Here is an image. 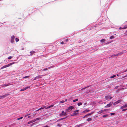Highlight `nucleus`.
<instances>
[{
  "instance_id": "1",
  "label": "nucleus",
  "mask_w": 127,
  "mask_h": 127,
  "mask_svg": "<svg viewBox=\"0 0 127 127\" xmlns=\"http://www.w3.org/2000/svg\"><path fill=\"white\" fill-rule=\"evenodd\" d=\"M15 63V62H13V63H11L9 64H8L7 65H4V66L2 67L1 68V69H3L4 68L8 67V66H10L11 65L14 64Z\"/></svg>"
},
{
  "instance_id": "2",
  "label": "nucleus",
  "mask_w": 127,
  "mask_h": 127,
  "mask_svg": "<svg viewBox=\"0 0 127 127\" xmlns=\"http://www.w3.org/2000/svg\"><path fill=\"white\" fill-rule=\"evenodd\" d=\"M74 108V107L73 106H71L69 107L67 109H66L65 110L66 112H68L67 111L69 110H72Z\"/></svg>"
},
{
  "instance_id": "3",
  "label": "nucleus",
  "mask_w": 127,
  "mask_h": 127,
  "mask_svg": "<svg viewBox=\"0 0 127 127\" xmlns=\"http://www.w3.org/2000/svg\"><path fill=\"white\" fill-rule=\"evenodd\" d=\"M113 104V102H111L105 107V108H108L110 107Z\"/></svg>"
},
{
  "instance_id": "4",
  "label": "nucleus",
  "mask_w": 127,
  "mask_h": 127,
  "mask_svg": "<svg viewBox=\"0 0 127 127\" xmlns=\"http://www.w3.org/2000/svg\"><path fill=\"white\" fill-rule=\"evenodd\" d=\"M15 38V36L14 35L12 36L11 39V42L12 43H13L14 42V40Z\"/></svg>"
},
{
  "instance_id": "5",
  "label": "nucleus",
  "mask_w": 127,
  "mask_h": 127,
  "mask_svg": "<svg viewBox=\"0 0 127 127\" xmlns=\"http://www.w3.org/2000/svg\"><path fill=\"white\" fill-rule=\"evenodd\" d=\"M79 110H77L75 111H74V113L72 114V115H71V116H75L77 114H78V113H77L79 111Z\"/></svg>"
},
{
  "instance_id": "6",
  "label": "nucleus",
  "mask_w": 127,
  "mask_h": 127,
  "mask_svg": "<svg viewBox=\"0 0 127 127\" xmlns=\"http://www.w3.org/2000/svg\"><path fill=\"white\" fill-rule=\"evenodd\" d=\"M127 107V103H126L123 106L121 107L120 108L121 109H123Z\"/></svg>"
},
{
  "instance_id": "7",
  "label": "nucleus",
  "mask_w": 127,
  "mask_h": 127,
  "mask_svg": "<svg viewBox=\"0 0 127 127\" xmlns=\"http://www.w3.org/2000/svg\"><path fill=\"white\" fill-rule=\"evenodd\" d=\"M127 28V25H125V26H124V27H123L122 28V27H120V29H125L126 28Z\"/></svg>"
},
{
  "instance_id": "8",
  "label": "nucleus",
  "mask_w": 127,
  "mask_h": 127,
  "mask_svg": "<svg viewBox=\"0 0 127 127\" xmlns=\"http://www.w3.org/2000/svg\"><path fill=\"white\" fill-rule=\"evenodd\" d=\"M109 98L108 97V95H107L105 97V100L108 101L109 100Z\"/></svg>"
},
{
  "instance_id": "9",
  "label": "nucleus",
  "mask_w": 127,
  "mask_h": 127,
  "mask_svg": "<svg viewBox=\"0 0 127 127\" xmlns=\"http://www.w3.org/2000/svg\"><path fill=\"white\" fill-rule=\"evenodd\" d=\"M43 119L41 118H37L35 119H34V120H35V121L36 120H42Z\"/></svg>"
},
{
  "instance_id": "10",
  "label": "nucleus",
  "mask_w": 127,
  "mask_h": 127,
  "mask_svg": "<svg viewBox=\"0 0 127 127\" xmlns=\"http://www.w3.org/2000/svg\"><path fill=\"white\" fill-rule=\"evenodd\" d=\"M90 111V110L87 109L85 110L82 113H84L85 112H87L89 111Z\"/></svg>"
},
{
  "instance_id": "11",
  "label": "nucleus",
  "mask_w": 127,
  "mask_h": 127,
  "mask_svg": "<svg viewBox=\"0 0 127 127\" xmlns=\"http://www.w3.org/2000/svg\"><path fill=\"white\" fill-rule=\"evenodd\" d=\"M62 115L63 116H65L66 115V112H65L64 111H62Z\"/></svg>"
},
{
  "instance_id": "12",
  "label": "nucleus",
  "mask_w": 127,
  "mask_h": 127,
  "mask_svg": "<svg viewBox=\"0 0 127 127\" xmlns=\"http://www.w3.org/2000/svg\"><path fill=\"white\" fill-rule=\"evenodd\" d=\"M9 94H6L2 96V98H5L6 97L7 95H8Z\"/></svg>"
},
{
  "instance_id": "13",
  "label": "nucleus",
  "mask_w": 127,
  "mask_h": 127,
  "mask_svg": "<svg viewBox=\"0 0 127 127\" xmlns=\"http://www.w3.org/2000/svg\"><path fill=\"white\" fill-rule=\"evenodd\" d=\"M42 75H38V76H36V77L37 79H38L42 78Z\"/></svg>"
},
{
  "instance_id": "14",
  "label": "nucleus",
  "mask_w": 127,
  "mask_h": 127,
  "mask_svg": "<svg viewBox=\"0 0 127 127\" xmlns=\"http://www.w3.org/2000/svg\"><path fill=\"white\" fill-rule=\"evenodd\" d=\"M34 122H35V120H32L28 122V124H30Z\"/></svg>"
},
{
  "instance_id": "15",
  "label": "nucleus",
  "mask_w": 127,
  "mask_h": 127,
  "mask_svg": "<svg viewBox=\"0 0 127 127\" xmlns=\"http://www.w3.org/2000/svg\"><path fill=\"white\" fill-rule=\"evenodd\" d=\"M87 120L88 122L91 121H92V119L91 118H90L87 119Z\"/></svg>"
},
{
  "instance_id": "16",
  "label": "nucleus",
  "mask_w": 127,
  "mask_h": 127,
  "mask_svg": "<svg viewBox=\"0 0 127 127\" xmlns=\"http://www.w3.org/2000/svg\"><path fill=\"white\" fill-rule=\"evenodd\" d=\"M123 52H120L118 54H117V55L118 56L121 55L122 54Z\"/></svg>"
},
{
  "instance_id": "17",
  "label": "nucleus",
  "mask_w": 127,
  "mask_h": 127,
  "mask_svg": "<svg viewBox=\"0 0 127 127\" xmlns=\"http://www.w3.org/2000/svg\"><path fill=\"white\" fill-rule=\"evenodd\" d=\"M122 100L121 99H119L118 101H116V103L117 104L118 103H120L121 101Z\"/></svg>"
},
{
  "instance_id": "18",
  "label": "nucleus",
  "mask_w": 127,
  "mask_h": 127,
  "mask_svg": "<svg viewBox=\"0 0 127 127\" xmlns=\"http://www.w3.org/2000/svg\"><path fill=\"white\" fill-rule=\"evenodd\" d=\"M53 105H51L48 106L47 108H46L49 109V108H50L51 107H53Z\"/></svg>"
},
{
  "instance_id": "19",
  "label": "nucleus",
  "mask_w": 127,
  "mask_h": 127,
  "mask_svg": "<svg viewBox=\"0 0 127 127\" xmlns=\"http://www.w3.org/2000/svg\"><path fill=\"white\" fill-rule=\"evenodd\" d=\"M82 103L81 102H80L78 103L77 105L78 106H80L82 105Z\"/></svg>"
},
{
  "instance_id": "20",
  "label": "nucleus",
  "mask_w": 127,
  "mask_h": 127,
  "mask_svg": "<svg viewBox=\"0 0 127 127\" xmlns=\"http://www.w3.org/2000/svg\"><path fill=\"white\" fill-rule=\"evenodd\" d=\"M104 111V110H102L98 112V114H100V113L103 112Z\"/></svg>"
},
{
  "instance_id": "21",
  "label": "nucleus",
  "mask_w": 127,
  "mask_h": 127,
  "mask_svg": "<svg viewBox=\"0 0 127 127\" xmlns=\"http://www.w3.org/2000/svg\"><path fill=\"white\" fill-rule=\"evenodd\" d=\"M105 41V40L104 39H102L100 41L101 42H104Z\"/></svg>"
},
{
  "instance_id": "22",
  "label": "nucleus",
  "mask_w": 127,
  "mask_h": 127,
  "mask_svg": "<svg viewBox=\"0 0 127 127\" xmlns=\"http://www.w3.org/2000/svg\"><path fill=\"white\" fill-rule=\"evenodd\" d=\"M34 51H32L30 52V53L31 54V55H32L33 53H34Z\"/></svg>"
},
{
  "instance_id": "23",
  "label": "nucleus",
  "mask_w": 127,
  "mask_h": 127,
  "mask_svg": "<svg viewBox=\"0 0 127 127\" xmlns=\"http://www.w3.org/2000/svg\"><path fill=\"white\" fill-rule=\"evenodd\" d=\"M114 38V37L113 36H111L110 37V39H113Z\"/></svg>"
},
{
  "instance_id": "24",
  "label": "nucleus",
  "mask_w": 127,
  "mask_h": 127,
  "mask_svg": "<svg viewBox=\"0 0 127 127\" xmlns=\"http://www.w3.org/2000/svg\"><path fill=\"white\" fill-rule=\"evenodd\" d=\"M15 40L16 42H18L19 41V39L18 38H15Z\"/></svg>"
},
{
  "instance_id": "25",
  "label": "nucleus",
  "mask_w": 127,
  "mask_h": 127,
  "mask_svg": "<svg viewBox=\"0 0 127 127\" xmlns=\"http://www.w3.org/2000/svg\"><path fill=\"white\" fill-rule=\"evenodd\" d=\"M116 76L115 75H113L111 76L110 77V78H113L115 77Z\"/></svg>"
},
{
  "instance_id": "26",
  "label": "nucleus",
  "mask_w": 127,
  "mask_h": 127,
  "mask_svg": "<svg viewBox=\"0 0 127 127\" xmlns=\"http://www.w3.org/2000/svg\"><path fill=\"white\" fill-rule=\"evenodd\" d=\"M26 89H25V88H23V89H21L20 91H24V90H26Z\"/></svg>"
},
{
  "instance_id": "27",
  "label": "nucleus",
  "mask_w": 127,
  "mask_h": 127,
  "mask_svg": "<svg viewBox=\"0 0 127 127\" xmlns=\"http://www.w3.org/2000/svg\"><path fill=\"white\" fill-rule=\"evenodd\" d=\"M78 99H76L73 100V102H75L78 101Z\"/></svg>"
},
{
  "instance_id": "28",
  "label": "nucleus",
  "mask_w": 127,
  "mask_h": 127,
  "mask_svg": "<svg viewBox=\"0 0 127 127\" xmlns=\"http://www.w3.org/2000/svg\"><path fill=\"white\" fill-rule=\"evenodd\" d=\"M23 118V117H21L18 118L17 119V120H19L22 119Z\"/></svg>"
},
{
  "instance_id": "29",
  "label": "nucleus",
  "mask_w": 127,
  "mask_h": 127,
  "mask_svg": "<svg viewBox=\"0 0 127 127\" xmlns=\"http://www.w3.org/2000/svg\"><path fill=\"white\" fill-rule=\"evenodd\" d=\"M82 126V124H80L76 126V127H78L80 126Z\"/></svg>"
},
{
  "instance_id": "30",
  "label": "nucleus",
  "mask_w": 127,
  "mask_h": 127,
  "mask_svg": "<svg viewBox=\"0 0 127 127\" xmlns=\"http://www.w3.org/2000/svg\"><path fill=\"white\" fill-rule=\"evenodd\" d=\"M108 116V115H104L103 116V117H107Z\"/></svg>"
},
{
  "instance_id": "31",
  "label": "nucleus",
  "mask_w": 127,
  "mask_h": 127,
  "mask_svg": "<svg viewBox=\"0 0 127 127\" xmlns=\"http://www.w3.org/2000/svg\"><path fill=\"white\" fill-rule=\"evenodd\" d=\"M118 56V55H117V54H113V55H112L111 56V57H112V56Z\"/></svg>"
},
{
  "instance_id": "32",
  "label": "nucleus",
  "mask_w": 127,
  "mask_h": 127,
  "mask_svg": "<svg viewBox=\"0 0 127 127\" xmlns=\"http://www.w3.org/2000/svg\"><path fill=\"white\" fill-rule=\"evenodd\" d=\"M110 115H114L115 114V113H110Z\"/></svg>"
},
{
  "instance_id": "33",
  "label": "nucleus",
  "mask_w": 127,
  "mask_h": 127,
  "mask_svg": "<svg viewBox=\"0 0 127 127\" xmlns=\"http://www.w3.org/2000/svg\"><path fill=\"white\" fill-rule=\"evenodd\" d=\"M30 87V86H27V87H25V89L26 90L27 89L29 88Z\"/></svg>"
},
{
  "instance_id": "34",
  "label": "nucleus",
  "mask_w": 127,
  "mask_h": 127,
  "mask_svg": "<svg viewBox=\"0 0 127 127\" xmlns=\"http://www.w3.org/2000/svg\"><path fill=\"white\" fill-rule=\"evenodd\" d=\"M43 109V107H41L39 109H38V110H37V111H38L40 110L41 109Z\"/></svg>"
},
{
  "instance_id": "35",
  "label": "nucleus",
  "mask_w": 127,
  "mask_h": 127,
  "mask_svg": "<svg viewBox=\"0 0 127 127\" xmlns=\"http://www.w3.org/2000/svg\"><path fill=\"white\" fill-rule=\"evenodd\" d=\"M108 96L109 99H111L112 98V97H111L110 95H108Z\"/></svg>"
},
{
  "instance_id": "36",
  "label": "nucleus",
  "mask_w": 127,
  "mask_h": 127,
  "mask_svg": "<svg viewBox=\"0 0 127 127\" xmlns=\"http://www.w3.org/2000/svg\"><path fill=\"white\" fill-rule=\"evenodd\" d=\"M11 58H12V57L11 56H10L8 58V59H11Z\"/></svg>"
},
{
  "instance_id": "37",
  "label": "nucleus",
  "mask_w": 127,
  "mask_h": 127,
  "mask_svg": "<svg viewBox=\"0 0 127 127\" xmlns=\"http://www.w3.org/2000/svg\"><path fill=\"white\" fill-rule=\"evenodd\" d=\"M64 102H65V101H64L62 100V101H61L60 102V103H64Z\"/></svg>"
},
{
  "instance_id": "38",
  "label": "nucleus",
  "mask_w": 127,
  "mask_h": 127,
  "mask_svg": "<svg viewBox=\"0 0 127 127\" xmlns=\"http://www.w3.org/2000/svg\"><path fill=\"white\" fill-rule=\"evenodd\" d=\"M47 70V68H44L43 69L42 71H45V70Z\"/></svg>"
},
{
  "instance_id": "39",
  "label": "nucleus",
  "mask_w": 127,
  "mask_h": 127,
  "mask_svg": "<svg viewBox=\"0 0 127 127\" xmlns=\"http://www.w3.org/2000/svg\"><path fill=\"white\" fill-rule=\"evenodd\" d=\"M126 77H127V74L126 76H122V78H124Z\"/></svg>"
},
{
  "instance_id": "40",
  "label": "nucleus",
  "mask_w": 127,
  "mask_h": 127,
  "mask_svg": "<svg viewBox=\"0 0 127 127\" xmlns=\"http://www.w3.org/2000/svg\"><path fill=\"white\" fill-rule=\"evenodd\" d=\"M29 77V76H26L24 77L23 78H28Z\"/></svg>"
},
{
  "instance_id": "41",
  "label": "nucleus",
  "mask_w": 127,
  "mask_h": 127,
  "mask_svg": "<svg viewBox=\"0 0 127 127\" xmlns=\"http://www.w3.org/2000/svg\"><path fill=\"white\" fill-rule=\"evenodd\" d=\"M127 110V109H123L122 111H125L126 110Z\"/></svg>"
},
{
  "instance_id": "42",
  "label": "nucleus",
  "mask_w": 127,
  "mask_h": 127,
  "mask_svg": "<svg viewBox=\"0 0 127 127\" xmlns=\"http://www.w3.org/2000/svg\"><path fill=\"white\" fill-rule=\"evenodd\" d=\"M119 86H116L115 88V89H116L118 88Z\"/></svg>"
},
{
  "instance_id": "43",
  "label": "nucleus",
  "mask_w": 127,
  "mask_h": 127,
  "mask_svg": "<svg viewBox=\"0 0 127 127\" xmlns=\"http://www.w3.org/2000/svg\"><path fill=\"white\" fill-rule=\"evenodd\" d=\"M62 125H61L60 124H59L57 125V126L59 127H60Z\"/></svg>"
},
{
  "instance_id": "44",
  "label": "nucleus",
  "mask_w": 127,
  "mask_h": 127,
  "mask_svg": "<svg viewBox=\"0 0 127 127\" xmlns=\"http://www.w3.org/2000/svg\"><path fill=\"white\" fill-rule=\"evenodd\" d=\"M53 67V66H51V67H48V69H50V68H52Z\"/></svg>"
},
{
  "instance_id": "45",
  "label": "nucleus",
  "mask_w": 127,
  "mask_h": 127,
  "mask_svg": "<svg viewBox=\"0 0 127 127\" xmlns=\"http://www.w3.org/2000/svg\"><path fill=\"white\" fill-rule=\"evenodd\" d=\"M47 108V107H46V106H44L43 107V109H44V108H45V109H46V108Z\"/></svg>"
},
{
  "instance_id": "46",
  "label": "nucleus",
  "mask_w": 127,
  "mask_h": 127,
  "mask_svg": "<svg viewBox=\"0 0 127 127\" xmlns=\"http://www.w3.org/2000/svg\"><path fill=\"white\" fill-rule=\"evenodd\" d=\"M91 115V114H90V113H88V114H87L86 115L87 116H89V115Z\"/></svg>"
},
{
  "instance_id": "47",
  "label": "nucleus",
  "mask_w": 127,
  "mask_h": 127,
  "mask_svg": "<svg viewBox=\"0 0 127 127\" xmlns=\"http://www.w3.org/2000/svg\"><path fill=\"white\" fill-rule=\"evenodd\" d=\"M37 79L36 78V77H35L33 79V80H36V79Z\"/></svg>"
},
{
  "instance_id": "48",
  "label": "nucleus",
  "mask_w": 127,
  "mask_h": 127,
  "mask_svg": "<svg viewBox=\"0 0 127 127\" xmlns=\"http://www.w3.org/2000/svg\"><path fill=\"white\" fill-rule=\"evenodd\" d=\"M117 103H116V102H114V103H113V104L114 105H116V104H117Z\"/></svg>"
},
{
  "instance_id": "49",
  "label": "nucleus",
  "mask_w": 127,
  "mask_h": 127,
  "mask_svg": "<svg viewBox=\"0 0 127 127\" xmlns=\"http://www.w3.org/2000/svg\"><path fill=\"white\" fill-rule=\"evenodd\" d=\"M87 116L86 115H85L83 117V118H84L85 117H86V116Z\"/></svg>"
},
{
  "instance_id": "50",
  "label": "nucleus",
  "mask_w": 127,
  "mask_h": 127,
  "mask_svg": "<svg viewBox=\"0 0 127 127\" xmlns=\"http://www.w3.org/2000/svg\"><path fill=\"white\" fill-rule=\"evenodd\" d=\"M42 127H49V126H43Z\"/></svg>"
},
{
  "instance_id": "51",
  "label": "nucleus",
  "mask_w": 127,
  "mask_h": 127,
  "mask_svg": "<svg viewBox=\"0 0 127 127\" xmlns=\"http://www.w3.org/2000/svg\"><path fill=\"white\" fill-rule=\"evenodd\" d=\"M65 118H62L61 119H60V120H63Z\"/></svg>"
},
{
  "instance_id": "52",
  "label": "nucleus",
  "mask_w": 127,
  "mask_h": 127,
  "mask_svg": "<svg viewBox=\"0 0 127 127\" xmlns=\"http://www.w3.org/2000/svg\"><path fill=\"white\" fill-rule=\"evenodd\" d=\"M93 113H94L93 112H92L91 113H90V114H91H91H92Z\"/></svg>"
},
{
  "instance_id": "53",
  "label": "nucleus",
  "mask_w": 127,
  "mask_h": 127,
  "mask_svg": "<svg viewBox=\"0 0 127 127\" xmlns=\"http://www.w3.org/2000/svg\"><path fill=\"white\" fill-rule=\"evenodd\" d=\"M61 44H63L64 43V42H61Z\"/></svg>"
},
{
  "instance_id": "54",
  "label": "nucleus",
  "mask_w": 127,
  "mask_h": 127,
  "mask_svg": "<svg viewBox=\"0 0 127 127\" xmlns=\"http://www.w3.org/2000/svg\"><path fill=\"white\" fill-rule=\"evenodd\" d=\"M2 98V96H0V99Z\"/></svg>"
},
{
  "instance_id": "55",
  "label": "nucleus",
  "mask_w": 127,
  "mask_h": 127,
  "mask_svg": "<svg viewBox=\"0 0 127 127\" xmlns=\"http://www.w3.org/2000/svg\"><path fill=\"white\" fill-rule=\"evenodd\" d=\"M60 116H62V115H62V113H60Z\"/></svg>"
},
{
  "instance_id": "56",
  "label": "nucleus",
  "mask_w": 127,
  "mask_h": 127,
  "mask_svg": "<svg viewBox=\"0 0 127 127\" xmlns=\"http://www.w3.org/2000/svg\"><path fill=\"white\" fill-rule=\"evenodd\" d=\"M28 115H25V117L26 116H27Z\"/></svg>"
},
{
  "instance_id": "57",
  "label": "nucleus",
  "mask_w": 127,
  "mask_h": 127,
  "mask_svg": "<svg viewBox=\"0 0 127 127\" xmlns=\"http://www.w3.org/2000/svg\"><path fill=\"white\" fill-rule=\"evenodd\" d=\"M86 103H85L84 104V105H86Z\"/></svg>"
},
{
  "instance_id": "58",
  "label": "nucleus",
  "mask_w": 127,
  "mask_h": 127,
  "mask_svg": "<svg viewBox=\"0 0 127 127\" xmlns=\"http://www.w3.org/2000/svg\"><path fill=\"white\" fill-rule=\"evenodd\" d=\"M65 101H66H66H67V99H65Z\"/></svg>"
},
{
  "instance_id": "59",
  "label": "nucleus",
  "mask_w": 127,
  "mask_h": 127,
  "mask_svg": "<svg viewBox=\"0 0 127 127\" xmlns=\"http://www.w3.org/2000/svg\"><path fill=\"white\" fill-rule=\"evenodd\" d=\"M67 40H68V39H66V41H67Z\"/></svg>"
},
{
  "instance_id": "60",
  "label": "nucleus",
  "mask_w": 127,
  "mask_h": 127,
  "mask_svg": "<svg viewBox=\"0 0 127 127\" xmlns=\"http://www.w3.org/2000/svg\"><path fill=\"white\" fill-rule=\"evenodd\" d=\"M117 76H118V75H118V74H117Z\"/></svg>"
},
{
  "instance_id": "61",
  "label": "nucleus",
  "mask_w": 127,
  "mask_h": 127,
  "mask_svg": "<svg viewBox=\"0 0 127 127\" xmlns=\"http://www.w3.org/2000/svg\"><path fill=\"white\" fill-rule=\"evenodd\" d=\"M30 117V116H29L28 117H29H29Z\"/></svg>"
},
{
  "instance_id": "62",
  "label": "nucleus",
  "mask_w": 127,
  "mask_h": 127,
  "mask_svg": "<svg viewBox=\"0 0 127 127\" xmlns=\"http://www.w3.org/2000/svg\"><path fill=\"white\" fill-rule=\"evenodd\" d=\"M5 127H7L6 126Z\"/></svg>"
}]
</instances>
